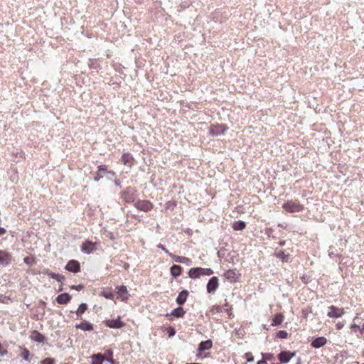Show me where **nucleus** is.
I'll list each match as a JSON object with an SVG mask.
<instances>
[{
  "instance_id": "obj_1",
  "label": "nucleus",
  "mask_w": 364,
  "mask_h": 364,
  "mask_svg": "<svg viewBox=\"0 0 364 364\" xmlns=\"http://www.w3.org/2000/svg\"><path fill=\"white\" fill-rule=\"evenodd\" d=\"M282 208L289 213H294L304 210V206L299 200H289L282 205Z\"/></svg>"
},
{
  "instance_id": "obj_2",
  "label": "nucleus",
  "mask_w": 364,
  "mask_h": 364,
  "mask_svg": "<svg viewBox=\"0 0 364 364\" xmlns=\"http://www.w3.org/2000/svg\"><path fill=\"white\" fill-rule=\"evenodd\" d=\"M213 274V271L210 268L194 267L188 272V276L192 279H197L203 275L210 276Z\"/></svg>"
},
{
  "instance_id": "obj_3",
  "label": "nucleus",
  "mask_w": 364,
  "mask_h": 364,
  "mask_svg": "<svg viewBox=\"0 0 364 364\" xmlns=\"http://www.w3.org/2000/svg\"><path fill=\"white\" fill-rule=\"evenodd\" d=\"M228 130V127L225 124H212L209 129V134L213 137L218 136Z\"/></svg>"
},
{
  "instance_id": "obj_4",
  "label": "nucleus",
  "mask_w": 364,
  "mask_h": 364,
  "mask_svg": "<svg viewBox=\"0 0 364 364\" xmlns=\"http://www.w3.org/2000/svg\"><path fill=\"white\" fill-rule=\"evenodd\" d=\"M136 191L131 187L127 188L121 193V198L126 203H132L135 200Z\"/></svg>"
},
{
  "instance_id": "obj_5",
  "label": "nucleus",
  "mask_w": 364,
  "mask_h": 364,
  "mask_svg": "<svg viewBox=\"0 0 364 364\" xmlns=\"http://www.w3.org/2000/svg\"><path fill=\"white\" fill-rule=\"evenodd\" d=\"M134 205L137 210L144 212L150 211L154 207L153 203L148 200H139Z\"/></svg>"
},
{
  "instance_id": "obj_6",
  "label": "nucleus",
  "mask_w": 364,
  "mask_h": 364,
  "mask_svg": "<svg viewBox=\"0 0 364 364\" xmlns=\"http://www.w3.org/2000/svg\"><path fill=\"white\" fill-rule=\"evenodd\" d=\"M98 243L90 240L83 242L81 245V251L86 254H90L97 250Z\"/></svg>"
},
{
  "instance_id": "obj_7",
  "label": "nucleus",
  "mask_w": 364,
  "mask_h": 364,
  "mask_svg": "<svg viewBox=\"0 0 364 364\" xmlns=\"http://www.w3.org/2000/svg\"><path fill=\"white\" fill-rule=\"evenodd\" d=\"M327 316L329 318H339L345 314L343 308H338L335 306H330L328 308Z\"/></svg>"
},
{
  "instance_id": "obj_8",
  "label": "nucleus",
  "mask_w": 364,
  "mask_h": 364,
  "mask_svg": "<svg viewBox=\"0 0 364 364\" xmlns=\"http://www.w3.org/2000/svg\"><path fill=\"white\" fill-rule=\"evenodd\" d=\"M12 255L6 250H0V264L2 266L9 265L12 261Z\"/></svg>"
},
{
  "instance_id": "obj_9",
  "label": "nucleus",
  "mask_w": 364,
  "mask_h": 364,
  "mask_svg": "<svg viewBox=\"0 0 364 364\" xmlns=\"http://www.w3.org/2000/svg\"><path fill=\"white\" fill-rule=\"evenodd\" d=\"M225 278L231 283H235L238 281L240 274L235 269H228L224 273Z\"/></svg>"
},
{
  "instance_id": "obj_10",
  "label": "nucleus",
  "mask_w": 364,
  "mask_h": 364,
  "mask_svg": "<svg viewBox=\"0 0 364 364\" xmlns=\"http://www.w3.org/2000/svg\"><path fill=\"white\" fill-rule=\"evenodd\" d=\"M106 326L111 328H121L125 326V323L120 320L119 316L117 319L107 320L105 322Z\"/></svg>"
},
{
  "instance_id": "obj_11",
  "label": "nucleus",
  "mask_w": 364,
  "mask_h": 364,
  "mask_svg": "<svg viewBox=\"0 0 364 364\" xmlns=\"http://www.w3.org/2000/svg\"><path fill=\"white\" fill-rule=\"evenodd\" d=\"M65 269L68 272L77 273L80 271V265L78 261L72 259L70 260L65 265Z\"/></svg>"
},
{
  "instance_id": "obj_12",
  "label": "nucleus",
  "mask_w": 364,
  "mask_h": 364,
  "mask_svg": "<svg viewBox=\"0 0 364 364\" xmlns=\"http://www.w3.org/2000/svg\"><path fill=\"white\" fill-rule=\"evenodd\" d=\"M115 289L116 293L120 296L121 301H127L129 299V295L127 288L124 285L117 286Z\"/></svg>"
},
{
  "instance_id": "obj_13",
  "label": "nucleus",
  "mask_w": 364,
  "mask_h": 364,
  "mask_svg": "<svg viewBox=\"0 0 364 364\" xmlns=\"http://www.w3.org/2000/svg\"><path fill=\"white\" fill-rule=\"evenodd\" d=\"M295 355V352L282 351L278 355V359L281 363H287Z\"/></svg>"
},
{
  "instance_id": "obj_14",
  "label": "nucleus",
  "mask_w": 364,
  "mask_h": 364,
  "mask_svg": "<svg viewBox=\"0 0 364 364\" xmlns=\"http://www.w3.org/2000/svg\"><path fill=\"white\" fill-rule=\"evenodd\" d=\"M219 285L218 279L217 277H213L207 284V291L208 293H213L216 291Z\"/></svg>"
},
{
  "instance_id": "obj_15",
  "label": "nucleus",
  "mask_w": 364,
  "mask_h": 364,
  "mask_svg": "<svg viewBox=\"0 0 364 364\" xmlns=\"http://www.w3.org/2000/svg\"><path fill=\"white\" fill-rule=\"evenodd\" d=\"M169 257H171L176 262L183 263L187 265H190L192 263L191 259L183 256H178L173 254H169Z\"/></svg>"
},
{
  "instance_id": "obj_16",
  "label": "nucleus",
  "mask_w": 364,
  "mask_h": 364,
  "mask_svg": "<svg viewBox=\"0 0 364 364\" xmlns=\"http://www.w3.org/2000/svg\"><path fill=\"white\" fill-rule=\"evenodd\" d=\"M121 161L122 164L129 167H132L133 164L134 158L130 153H124L122 156Z\"/></svg>"
},
{
  "instance_id": "obj_17",
  "label": "nucleus",
  "mask_w": 364,
  "mask_h": 364,
  "mask_svg": "<svg viewBox=\"0 0 364 364\" xmlns=\"http://www.w3.org/2000/svg\"><path fill=\"white\" fill-rule=\"evenodd\" d=\"M71 299V296L68 293H63L59 294L56 298V301L59 304H66Z\"/></svg>"
},
{
  "instance_id": "obj_18",
  "label": "nucleus",
  "mask_w": 364,
  "mask_h": 364,
  "mask_svg": "<svg viewBox=\"0 0 364 364\" xmlns=\"http://www.w3.org/2000/svg\"><path fill=\"white\" fill-rule=\"evenodd\" d=\"M326 343H327V339L325 337L321 336V337H318V338H315L311 342V346L314 348H321V347L323 346L324 345H326Z\"/></svg>"
},
{
  "instance_id": "obj_19",
  "label": "nucleus",
  "mask_w": 364,
  "mask_h": 364,
  "mask_svg": "<svg viewBox=\"0 0 364 364\" xmlns=\"http://www.w3.org/2000/svg\"><path fill=\"white\" fill-rule=\"evenodd\" d=\"M213 346V342L211 340L208 339L204 341H202L199 346L198 350L199 353H202L205 350L210 349Z\"/></svg>"
},
{
  "instance_id": "obj_20",
  "label": "nucleus",
  "mask_w": 364,
  "mask_h": 364,
  "mask_svg": "<svg viewBox=\"0 0 364 364\" xmlns=\"http://www.w3.org/2000/svg\"><path fill=\"white\" fill-rule=\"evenodd\" d=\"M284 320V316L282 313H278L276 315H274V318H272V326H277L282 323V322Z\"/></svg>"
},
{
  "instance_id": "obj_21",
  "label": "nucleus",
  "mask_w": 364,
  "mask_h": 364,
  "mask_svg": "<svg viewBox=\"0 0 364 364\" xmlns=\"http://www.w3.org/2000/svg\"><path fill=\"white\" fill-rule=\"evenodd\" d=\"M92 362L91 364H102L105 360V357L102 353L93 354L91 356Z\"/></svg>"
},
{
  "instance_id": "obj_22",
  "label": "nucleus",
  "mask_w": 364,
  "mask_h": 364,
  "mask_svg": "<svg viewBox=\"0 0 364 364\" xmlns=\"http://www.w3.org/2000/svg\"><path fill=\"white\" fill-rule=\"evenodd\" d=\"M188 296V291L187 290L184 289L181 291L176 299V302L179 305L183 304L186 301Z\"/></svg>"
},
{
  "instance_id": "obj_23",
  "label": "nucleus",
  "mask_w": 364,
  "mask_h": 364,
  "mask_svg": "<svg viewBox=\"0 0 364 364\" xmlns=\"http://www.w3.org/2000/svg\"><path fill=\"white\" fill-rule=\"evenodd\" d=\"M76 328L81 329L82 331H90L93 330V325L88 321H84L79 324L76 325Z\"/></svg>"
},
{
  "instance_id": "obj_24",
  "label": "nucleus",
  "mask_w": 364,
  "mask_h": 364,
  "mask_svg": "<svg viewBox=\"0 0 364 364\" xmlns=\"http://www.w3.org/2000/svg\"><path fill=\"white\" fill-rule=\"evenodd\" d=\"M31 339L37 343H43L45 340V337L38 331L34 330L31 332Z\"/></svg>"
},
{
  "instance_id": "obj_25",
  "label": "nucleus",
  "mask_w": 364,
  "mask_h": 364,
  "mask_svg": "<svg viewBox=\"0 0 364 364\" xmlns=\"http://www.w3.org/2000/svg\"><path fill=\"white\" fill-rule=\"evenodd\" d=\"M44 273L47 274L50 278L55 279L59 282H62L65 279V277L63 275L54 273L50 272L49 269H46Z\"/></svg>"
},
{
  "instance_id": "obj_26",
  "label": "nucleus",
  "mask_w": 364,
  "mask_h": 364,
  "mask_svg": "<svg viewBox=\"0 0 364 364\" xmlns=\"http://www.w3.org/2000/svg\"><path fill=\"white\" fill-rule=\"evenodd\" d=\"M182 267L177 264H173L170 268V273L173 277H179L182 273Z\"/></svg>"
},
{
  "instance_id": "obj_27",
  "label": "nucleus",
  "mask_w": 364,
  "mask_h": 364,
  "mask_svg": "<svg viewBox=\"0 0 364 364\" xmlns=\"http://www.w3.org/2000/svg\"><path fill=\"white\" fill-rule=\"evenodd\" d=\"M275 256L280 259L283 262H287L289 260V255L286 254L284 250H278L274 253Z\"/></svg>"
},
{
  "instance_id": "obj_28",
  "label": "nucleus",
  "mask_w": 364,
  "mask_h": 364,
  "mask_svg": "<svg viewBox=\"0 0 364 364\" xmlns=\"http://www.w3.org/2000/svg\"><path fill=\"white\" fill-rule=\"evenodd\" d=\"M245 228H246V223L241 220L235 221L232 224V228L234 230H236V231L242 230L245 229Z\"/></svg>"
},
{
  "instance_id": "obj_29",
  "label": "nucleus",
  "mask_w": 364,
  "mask_h": 364,
  "mask_svg": "<svg viewBox=\"0 0 364 364\" xmlns=\"http://www.w3.org/2000/svg\"><path fill=\"white\" fill-rule=\"evenodd\" d=\"M185 314H186V311L183 309V308L178 307V308L173 309L171 311V315H172L176 318H181V317H183Z\"/></svg>"
},
{
  "instance_id": "obj_30",
  "label": "nucleus",
  "mask_w": 364,
  "mask_h": 364,
  "mask_svg": "<svg viewBox=\"0 0 364 364\" xmlns=\"http://www.w3.org/2000/svg\"><path fill=\"white\" fill-rule=\"evenodd\" d=\"M87 309V305L85 303H82L80 304L78 309L76 311V315L77 318H81L82 315L85 312Z\"/></svg>"
},
{
  "instance_id": "obj_31",
  "label": "nucleus",
  "mask_w": 364,
  "mask_h": 364,
  "mask_svg": "<svg viewBox=\"0 0 364 364\" xmlns=\"http://www.w3.org/2000/svg\"><path fill=\"white\" fill-rule=\"evenodd\" d=\"M19 348L21 350V357L27 361L30 360V351L26 348L21 346H19Z\"/></svg>"
},
{
  "instance_id": "obj_32",
  "label": "nucleus",
  "mask_w": 364,
  "mask_h": 364,
  "mask_svg": "<svg viewBox=\"0 0 364 364\" xmlns=\"http://www.w3.org/2000/svg\"><path fill=\"white\" fill-rule=\"evenodd\" d=\"M223 312V306L219 305L213 306L210 310V313L212 314H219Z\"/></svg>"
},
{
  "instance_id": "obj_33",
  "label": "nucleus",
  "mask_w": 364,
  "mask_h": 364,
  "mask_svg": "<svg viewBox=\"0 0 364 364\" xmlns=\"http://www.w3.org/2000/svg\"><path fill=\"white\" fill-rule=\"evenodd\" d=\"M163 331L168 333V337H173L176 334V330L172 326L164 327Z\"/></svg>"
},
{
  "instance_id": "obj_34",
  "label": "nucleus",
  "mask_w": 364,
  "mask_h": 364,
  "mask_svg": "<svg viewBox=\"0 0 364 364\" xmlns=\"http://www.w3.org/2000/svg\"><path fill=\"white\" fill-rule=\"evenodd\" d=\"M288 337V333L284 330H280L276 333V338L285 339Z\"/></svg>"
},
{
  "instance_id": "obj_35",
  "label": "nucleus",
  "mask_w": 364,
  "mask_h": 364,
  "mask_svg": "<svg viewBox=\"0 0 364 364\" xmlns=\"http://www.w3.org/2000/svg\"><path fill=\"white\" fill-rule=\"evenodd\" d=\"M223 311L226 312L228 314L229 317H230L232 314V308L231 306H229L228 303H226L223 306Z\"/></svg>"
},
{
  "instance_id": "obj_36",
  "label": "nucleus",
  "mask_w": 364,
  "mask_h": 364,
  "mask_svg": "<svg viewBox=\"0 0 364 364\" xmlns=\"http://www.w3.org/2000/svg\"><path fill=\"white\" fill-rule=\"evenodd\" d=\"M101 295L102 296H104L105 298L106 299H113V294L111 291H103L101 292Z\"/></svg>"
},
{
  "instance_id": "obj_37",
  "label": "nucleus",
  "mask_w": 364,
  "mask_h": 364,
  "mask_svg": "<svg viewBox=\"0 0 364 364\" xmlns=\"http://www.w3.org/2000/svg\"><path fill=\"white\" fill-rule=\"evenodd\" d=\"M55 360L52 358H47L41 361V364H55Z\"/></svg>"
},
{
  "instance_id": "obj_38",
  "label": "nucleus",
  "mask_w": 364,
  "mask_h": 364,
  "mask_svg": "<svg viewBox=\"0 0 364 364\" xmlns=\"http://www.w3.org/2000/svg\"><path fill=\"white\" fill-rule=\"evenodd\" d=\"M245 357L247 362H252L254 360V356L251 353H246L245 354Z\"/></svg>"
},
{
  "instance_id": "obj_39",
  "label": "nucleus",
  "mask_w": 364,
  "mask_h": 364,
  "mask_svg": "<svg viewBox=\"0 0 364 364\" xmlns=\"http://www.w3.org/2000/svg\"><path fill=\"white\" fill-rule=\"evenodd\" d=\"M70 289H75V290H77V291H80L81 289H83V285H82V284L73 285V286L70 287Z\"/></svg>"
},
{
  "instance_id": "obj_40",
  "label": "nucleus",
  "mask_w": 364,
  "mask_h": 364,
  "mask_svg": "<svg viewBox=\"0 0 364 364\" xmlns=\"http://www.w3.org/2000/svg\"><path fill=\"white\" fill-rule=\"evenodd\" d=\"M157 247L159 248H160L161 250H162L163 251H164L168 256H169V254H171L163 245L159 244V245H158Z\"/></svg>"
},
{
  "instance_id": "obj_41",
  "label": "nucleus",
  "mask_w": 364,
  "mask_h": 364,
  "mask_svg": "<svg viewBox=\"0 0 364 364\" xmlns=\"http://www.w3.org/2000/svg\"><path fill=\"white\" fill-rule=\"evenodd\" d=\"M350 328H351L353 331H357V330H359V331H361V328H360L358 325H357V324H355V323L352 324V325H351V326H350Z\"/></svg>"
},
{
  "instance_id": "obj_42",
  "label": "nucleus",
  "mask_w": 364,
  "mask_h": 364,
  "mask_svg": "<svg viewBox=\"0 0 364 364\" xmlns=\"http://www.w3.org/2000/svg\"><path fill=\"white\" fill-rule=\"evenodd\" d=\"M106 170H107V166H105V165H100L98 166V172L105 171Z\"/></svg>"
},
{
  "instance_id": "obj_43",
  "label": "nucleus",
  "mask_w": 364,
  "mask_h": 364,
  "mask_svg": "<svg viewBox=\"0 0 364 364\" xmlns=\"http://www.w3.org/2000/svg\"><path fill=\"white\" fill-rule=\"evenodd\" d=\"M344 326V323H342V322H338L336 324V327L338 330H340L341 328H343Z\"/></svg>"
},
{
  "instance_id": "obj_44",
  "label": "nucleus",
  "mask_w": 364,
  "mask_h": 364,
  "mask_svg": "<svg viewBox=\"0 0 364 364\" xmlns=\"http://www.w3.org/2000/svg\"><path fill=\"white\" fill-rule=\"evenodd\" d=\"M31 258L29 257H26L24 258V262L28 264H31Z\"/></svg>"
},
{
  "instance_id": "obj_45",
  "label": "nucleus",
  "mask_w": 364,
  "mask_h": 364,
  "mask_svg": "<svg viewBox=\"0 0 364 364\" xmlns=\"http://www.w3.org/2000/svg\"><path fill=\"white\" fill-rule=\"evenodd\" d=\"M263 359H265L266 360H270L271 355L270 354H262Z\"/></svg>"
},
{
  "instance_id": "obj_46",
  "label": "nucleus",
  "mask_w": 364,
  "mask_h": 364,
  "mask_svg": "<svg viewBox=\"0 0 364 364\" xmlns=\"http://www.w3.org/2000/svg\"><path fill=\"white\" fill-rule=\"evenodd\" d=\"M257 364H268V363L265 359H262V360H258Z\"/></svg>"
},
{
  "instance_id": "obj_47",
  "label": "nucleus",
  "mask_w": 364,
  "mask_h": 364,
  "mask_svg": "<svg viewBox=\"0 0 364 364\" xmlns=\"http://www.w3.org/2000/svg\"><path fill=\"white\" fill-rule=\"evenodd\" d=\"M6 233V230L4 228L0 227V236L4 235Z\"/></svg>"
},
{
  "instance_id": "obj_48",
  "label": "nucleus",
  "mask_w": 364,
  "mask_h": 364,
  "mask_svg": "<svg viewBox=\"0 0 364 364\" xmlns=\"http://www.w3.org/2000/svg\"><path fill=\"white\" fill-rule=\"evenodd\" d=\"M1 353V355H6L7 353V350H4L2 351V353Z\"/></svg>"
},
{
  "instance_id": "obj_49",
  "label": "nucleus",
  "mask_w": 364,
  "mask_h": 364,
  "mask_svg": "<svg viewBox=\"0 0 364 364\" xmlns=\"http://www.w3.org/2000/svg\"><path fill=\"white\" fill-rule=\"evenodd\" d=\"M101 177H102V176H97V177H95V181H98V180H99V178H101Z\"/></svg>"
},
{
  "instance_id": "obj_50",
  "label": "nucleus",
  "mask_w": 364,
  "mask_h": 364,
  "mask_svg": "<svg viewBox=\"0 0 364 364\" xmlns=\"http://www.w3.org/2000/svg\"><path fill=\"white\" fill-rule=\"evenodd\" d=\"M279 244H280L281 245H284L285 244V241L280 242H279Z\"/></svg>"
},
{
  "instance_id": "obj_51",
  "label": "nucleus",
  "mask_w": 364,
  "mask_h": 364,
  "mask_svg": "<svg viewBox=\"0 0 364 364\" xmlns=\"http://www.w3.org/2000/svg\"><path fill=\"white\" fill-rule=\"evenodd\" d=\"M108 360H109V362H111V363H113V362H114V360H113V359H112V358L108 359Z\"/></svg>"
},
{
  "instance_id": "obj_52",
  "label": "nucleus",
  "mask_w": 364,
  "mask_h": 364,
  "mask_svg": "<svg viewBox=\"0 0 364 364\" xmlns=\"http://www.w3.org/2000/svg\"><path fill=\"white\" fill-rule=\"evenodd\" d=\"M364 331V324L363 325V326L361 327V331Z\"/></svg>"
},
{
  "instance_id": "obj_53",
  "label": "nucleus",
  "mask_w": 364,
  "mask_h": 364,
  "mask_svg": "<svg viewBox=\"0 0 364 364\" xmlns=\"http://www.w3.org/2000/svg\"><path fill=\"white\" fill-rule=\"evenodd\" d=\"M187 364H201V363H187Z\"/></svg>"
},
{
  "instance_id": "obj_54",
  "label": "nucleus",
  "mask_w": 364,
  "mask_h": 364,
  "mask_svg": "<svg viewBox=\"0 0 364 364\" xmlns=\"http://www.w3.org/2000/svg\"><path fill=\"white\" fill-rule=\"evenodd\" d=\"M297 364H301L300 363H297Z\"/></svg>"
}]
</instances>
